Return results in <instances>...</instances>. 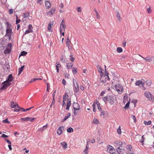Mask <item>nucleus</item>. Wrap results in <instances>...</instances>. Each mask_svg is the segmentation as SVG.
Listing matches in <instances>:
<instances>
[{"instance_id":"31","label":"nucleus","mask_w":154,"mask_h":154,"mask_svg":"<svg viewBox=\"0 0 154 154\" xmlns=\"http://www.w3.org/2000/svg\"><path fill=\"white\" fill-rule=\"evenodd\" d=\"M116 51L118 53H120L123 51V49L122 48L119 47L117 48Z\"/></svg>"},{"instance_id":"53","label":"nucleus","mask_w":154,"mask_h":154,"mask_svg":"<svg viewBox=\"0 0 154 154\" xmlns=\"http://www.w3.org/2000/svg\"><path fill=\"white\" fill-rule=\"evenodd\" d=\"M97 104V108L98 110H99L100 111H103L102 109V108L100 106V104L98 103Z\"/></svg>"},{"instance_id":"5","label":"nucleus","mask_w":154,"mask_h":154,"mask_svg":"<svg viewBox=\"0 0 154 154\" xmlns=\"http://www.w3.org/2000/svg\"><path fill=\"white\" fill-rule=\"evenodd\" d=\"M36 119V118H30L29 117H27L25 118H22L21 119V120L24 121H30L31 122H33Z\"/></svg>"},{"instance_id":"10","label":"nucleus","mask_w":154,"mask_h":154,"mask_svg":"<svg viewBox=\"0 0 154 154\" xmlns=\"http://www.w3.org/2000/svg\"><path fill=\"white\" fill-rule=\"evenodd\" d=\"M14 78L13 77L12 75L11 74L9 75L8 77L7 78L6 81L7 82H11L13 81Z\"/></svg>"},{"instance_id":"40","label":"nucleus","mask_w":154,"mask_h":154,"mask_svg":"<svg viewBox=\"0 0 154 154\" xmlns=\"http://www.w3.org/2000/svg\"><path fill=\"white\" fill-rule=\"evenodd\" d=\"M116 16V17L117 18V19L119 20H120L122 18H121V17L120 16V15L119 14V12H117Z\"/></svg>"},{"instance_id":"44","label":"nucleus","mask_w":154,"mask_h":154,"mask_svg":"<svg viewBox=\"0 0 154 154\" xmlns=\"http://www.w3.org/2000/svg\"><path fill=\"white\" fill-rule=\"evenodd\" d=\"M150 97H150L149 98L148 100L152 102H154V97L153 95H152Z\"/></svg>"},{"instance_id":"64","label":"nucleus","mask_w":154,"mask_h":154,"mask_svg":"<svg viewBox=\"0 0 154 154\" xmlns=\"http://www.w3.org/2000/svg\"><path fill=\"white\" fill-rule=\"evenodd\" d=\"M77 10L78 12H81L82 11V8L80 7H78L77 8Z\"/></svg>"},{"instance_id":"61","label":"nucleus","mask_w":154,"mask_h":154,"mask_svg":"<svg viewBox=\"0 0 154 154\" xmlns=\"http://www.w3.org/2000/svg\"><path fill=\"white\" fill-rule=\"evenodd\" d=\"M71 104L67 103L66 106V109L67 110H69V107H70Z\"/></svg>"},{"instance_id":"2","label":"nucleus","mask_w":154,"mask_h":154,"mask_svg":"<svg viewBox=\"0 0 154 154\" xmlns=\"http://www.w3.org/2000/svg\"><path fill=\"white\" fill-rule=\"evenodd\" d=\"M114 87L119 94H122L123 89L122 85L119 84H116Z\"/></svg>"},{"instance_id":"34","label":"nucleus","mask_w":154,"mask_h":154,"mask_svg":"<svg viewBox=\"0 0 154 154\" xmlns=\"http://www.w3.org/2000/svg\"><path fill=\"white\" fill-rule=\"evenodd\" d=\"M72 72L73 74H75L77 72V68L76 67H74L72 69Z\"/></svg>"},{"instance_id":"57","label":"nucleus","mask_w":154,"mask_h":154,"mask_svg":"<svg viewBox=\"0 0 154 154\" xmlns=\"http://www.w3.org/2000/svg\"><path fill=\"white\" fill-rule=\"evenodd\" d=\"M9 136L8 135H7L5 134H2V135L1 136V137H4L6 138H8Z\"/></svg>"},{"instance_id":"3","label":"nucleus","mask_w":154,"mask_h":154,"mask_svg":"<svg viewBox=\"0 0 154 154\" xmlns=\"http://www.w3.org/2000/svg\"><path fill=\"white\" fill-rule=\"evenodd\" d=\"M107 151H109V153L111 154H116L115 153V149L110 145H108L107 146Z\"/></svg>"},{"instance_id":"4","label":"nucleus","mask_w":154,"mask_h":154,"mask_svg":"<svg viewBox=\"0 0 154 154\" xmlns=\"http://www.w3.org/2000/svg\"><path fill=\"white\" fill-rule=\"evenodd\" d=\"M73 87L74 88V92L76 93H78L79 90V85L77 83V82H76V85H75V82L74 80L75 79L73 78Z\"/></svg>"},{"instance_id":"12","label":"nucleus","mask_w":154,"mask_h":154,"mask_svg":"<svg viewBox=\"0 0 154 154\" xmlns=\"http://www.w3.org/2000/svg\"><path fill=\"white\" fill-rule=\"evenodd\" d=\"M45 5L46 8L47 9L49 8L51 6V4L49 1H46L45 2Z\"/></svg>"},{"instance_id":"30","label":"nucleus","mask_w":154,"mask_h":154,"mask_svg":"<svg viewBox=\"0 0 154 154\" xmlns=\"http://www.w3.org/2000/svg\"><path fill=\"white\" fill-rule=\"evenodd\" d=\"M27 52L25 51H22L20 54H19V57H20L21 56H24L26 55L27 54Z\"/></svg>"},{"instance_id":"20","label":"nucleus","mask_w":154,"mask_h":154,"mask_svg":"<svg viewBox=\"0 0 154 154\" xmlns=\"http://www.w3.org/2000/svg\"><path fill=\"white\" fill-rule=\"evenodd\" d=\"M48 124H46L45 125L43 126L42 127L40 128L39 129V131H40L42 132L45 130L48 127Z\"/></svg>"},{"instance_id":"39","label":"nucleus","mask_w":154,"mask_h":154,"mask_svg":"<svg viewBox=\"0 0 154 154\" xmlns=\"http://www.w3.org/2000/svg\"><path fill=\"white\" fill-rule=\"evenodd\" d=\"M104 77H108V79H109V72L107 70H105V72L104 75Z\"/></svg>"},{"instance_id":"42","label":"nucleus","mask_w":154,"mask_h":154,"mask_svg":"<svg viewBox=\"0 0 154 154\" xmlns=\"http://www.w3.org/2000/svg\"><path fill=\"white\" fill-rule=\"evenodd\" d=\"M151 121L150 120L148 122L146 121H144V123L145 125H149L151 124Z\"/></svg>"},{"instance_id":"62","label":"nucleus","mask_w":154,"mask_h":154,"mask_svg":"<svg viewBox=\"0 0 154 154\" xmlns=\"http://www.w3.org/2000/svg\"><path fill=\"white\" fill-rule=\"evenodd\" d=\"M11 82H7L6 83H5L7 87H8L10 85H11Z\"/></svg>"},{"instance_id":"41","label":"nucleus","mask_w":154,"mask_h":154,"mask_svg":"<svg viewBox=\"0 0 154 154\" xmlns=\"http://www.w3.org/2000/svg\"><path fill=\"white\" fill-rule=\"evenodd\" d=\"M30 14V12H28L26 14L25 13H24L23 15V17L24 18H26L27 17L29 16V14Z\"/></svg>"},{"instance_id":"25","label":"nucleus","mask_w":154,"mask_h":154,"mask_svg":"<svg viewBox=\"0 0 154 154\" xmlns=\"http://www.w3.org/2000/svg\"><path fill=\"white\" fill-rule=\"evenodd\" d=\"M61 145L63 147L64 149H66L67 148V144L66 142H61Z\"/></svg>"},{"instance_id":"35","label":"nucleus","mask_w":154,"mask_h":154,"mask_svg":"<svg viewBox=\"0 0 154 154\" xmlns=\"http://www.w3.org/2000/svg\"><path fill=\"white\" fill-rule=\"evenodd\" d=\"M8 87L5 83L0 88V89H1V90H5Z\"/></svg>"},{"instance_id":"60","label":"nucleus","mask_w":154,"mask_h":154,"mask_svg":"<svg viewBox=\"0 0 154 154\" xmlns=\"http://www.w3.org/2000/svg\"><path fill=\"white\" fill-rule=\"evenodd\" d=\"M131 150H128L127 152L126 153L127 154H134V152L133 151H131Z\"/></svg>"},{"instance_id":"63","label":"nucleus","mask_w":154,"mask_h":154,"mask_svg":"<svg viewBox=\"0 0 154 154\" xmlns=\"http://www.w3.org/2000/svg\"><path fill=\"white\" fill-rule=\"evenodd\" d=\"M5 141L6 142L9 144H11V142H10L8 139L5 138Z\"/></svg>"},{"instance_id":"49","label":"nucleus","mask_w":154,"mask_h":154,"mask_svg":"<svg viewBox=\"0 0 154 154\" xmlns=\"http://www.w3.org/2000/svg\"><path fill=\"white\" fill-rule=\"evenodd\" d=\"M33 31L32 30H26L24 32L25 34H26L28 33H29L30 32H32Z\"/></svg>"},{"instance_id":"9","label":"nucleus","mask_w":154,"mask_h":154,"mask_svg":"<svg viewBox=\"0 0 154 154\" xmlns=\"http://www.w3.org/2000/svg\"><path fill=\"white\" fill-rule=\"evenodd\" d=\"M114 143L115 147L117 148L118 146L123 145V143L122 141H116L114 142Z\"/></svg>"},{"instance_id":"45","label":"nucleus","mask_w":154,"mask_h":154,"mask_svg":"<svg viewBox=\"0 0 154 154\" xmlns=\"http://www.w3.org/2000/svg\"><path fill=\"white\" fill-rule=\"evenodd\" d=\"M12 44L11 43H9L8 44L7 46V48H9L11 49H12Z\"/></svg>"},{"instance_id":"27","label":"nucleus","mask_w":154,"mask_h":154,"mask_svg":"<svg viewBox=\"0 0 154 154\" xmlns=\"http://www.w3.org/2000/svg\"><path fill=\"white\" fill-rule=\"evenodd\" d=\"M130 99L129 98V100L127 102V103L125 105V106H124V108L125 109H127L128 108L129 106V104L130 103Z\"/></svg>"},{"instance_id":"7","label":"nucleus","mask_w":154,"mask_h":154,"mask_svg":"<svg viewBox=\"0 0 154 154\" xmlns=\"http://www.w3.org/2000/svg\"><path fill=\"white\" fill-rule=\"evenodd\" d=\"M70 43L71 42L69 39V37L68 36L67 38L66 45V46L68 47V49L70 50H71L72 49V47L71 45H70Z\"/></svg>"},{"instance_id":"13","label":"nucleus","mask_w":154,"mask_h":154,"mask_svg":"<svg viewBox=\"0 0 154 154\" xmlns=\"http://www.w3.org/2000/svg\"><path fill=\"white\" fill-rule=\"evenodd\" d=\"M13 33L12 32V30L11 28H9V29H6V33L5 35V37L7 36V35H8V33Z\"/></svg>"},{"instance_id":"38","label":"nucleus","mask_w":154,"mask_h":154,"mask_svg":"<svg viewBox=\"0 0 154 154\" xmlns=\"http://www.w3.org/2000/svg\"><path fill=\"white\" fill-rule=\"evenodd\" d=\"M16 24H17L20 23L21 20L18 18V16L17 15H16Z\"/></svg>"},{"instance_id":"47","label":"nucleus","mask_w":154,"mask_h":154,"mask_svg":"<svg viewBox=\"0 0 154 154\" xmlns=\"http://www.w3.org/2000/svg\"><path fill=\"white\" fill-rule=\"evenodd\" d=\"M117 133L119 134H120L122 132L121 131L120 126H119L118 128L117 129Z\"/></svg>"},{"instance_id":"59","label":"nucleus","mask_w":154,"mask_h":154,"mask_svg":"<svg viewBox=\"0 0 154 154\" xmlns=\"http://www.w3.org/2000/svg\"><path fill=\"white\" fill-rule=\"evenodd\" d=\"M137 100L134 99L132 100L131 101L132 103H133L134 104V106L136 105V103L137 102Z\"/></svg>"},{"instance_id":"32","label":"nucleus","mask_w":154,"mask_h":154,"mask_svg":"<svg viewBox=\"0 0 154 154\" xmlns=\"http://www.w3.org/2000/svg\"><path fill=\"white\" fill-rule=\"evenodd\" d=\"M69 97V96L68 95V94L67 93H66L65 94V95L63 96V100H66V99H67V98Z\"/></svg>"},{"instance_id":"50","label":"nucleus","mask_w":154,"mask_h":154,"mask_svg":"<svg viewBox=\"0 0 154 154\" xmlns=\"http://www.w3.org/2000/svg\"><path fill=\"white\" fill-rule=\"evenodd\" d=\"M2 122L8 124H9L10 123V122L8 121V119H5L3 120L2 121Z\"/></svg>"},{"instance_id":"1","label":"nucleus","mask_w":154,"mask_h":154,"mask_svg":"<svg viewBox=\"0 0 154 154\" xmlns=\"http://www.w3.org/2000/svg\"><path fill=\"white\" fill-rule=\"evenodd\" d=\"M116 96L113 94L108 95V101L111 105L114 104L116 102Z\"/></svg>"},{"instance_id":"15","label":"nucleus","mask_w":154,"mask_h":154,"mask_svg":"<svg viewBox=\"0 0 154 154\" xmlns=\"http://www.w3.org/2000/svg\"><path fill=\"white\" fill-rule=\"evenodd\" d=\"M73 107L74 109V107L76 108V109H79V110L80 109V107L79 105L77 103L74 102L73 104Z\"/></svg>"},{"instance_id":"46","label":"nucleus","mask_w":154,"mask_h":154,"mask_svg":"<svg viewBox=\"0 0 154 154\" xmlns=\"http://www.w3.org/2000/svg\"><path fill=\"white\" fill-rule=\"evenodd\" d=\"M142 83V82L141 81H140V80H139L136 82L135 85H136L139 86L141 84V83Z\"/></svg>"},{"instance_id":"14","label":"nucleus","mask_w":154,"mask_h":154,"mask_svg":"<svg viewBox=\"0 0 154 154\" xmlns=\"http://www.w3.org/2000/svg\"><path fill=\"white\" fill-rule=\"evenodd\" d=\"M55 11V8L54 7H53L50 11L47 13V14L48 15H51L53 14V13Z\"/></svg>"},{"instance_id":"19","label":"nucleus","mask_w":154,"mask_h":154,"mask_svg":"<svg viewBox=\"0 0 154 154\" xmlns=\"http://www.w3.org/2000/svg\"><path fill=\"white\" fill-rule=\"evenodd\" d=\"M144 95L146 97L149 99L150 97L149 96H151L152 94L151 93L148 91H146L144 93Z\"/></svg>"},{"instance_id":"48","label":"nucleus","mask_w":154,"mask_h":154,"mask_svg":"<svg viewBox=\"0 0 154 154\" xmlns=\"http://www.w3.org/2000/svg\"><path fill=\"white\" fill-rule=\"evenodd\" d=\"M93 122L94 123L96 124H97L100 123L99 121L96 119H94L93 120Z\"/></svg>"},{"instance_id":"28","label":"nucleus","mask_w":154,"mask_h":154,"mask_svg":"<svg viewBox=\"0 0 154 154\" xmlns=\"http://www.w3.org/2000/svg\"><path fill=\"white\" fill-rule=\"evenodd\" d=\"M109 80V79H108V77H105L103 79H102L101 81V82L104 83H105L107 82V80Z\"/></svg>"},{"instance_id":"23","label":"nucleus","mask_w":154,"mask_h":154,"mask_svg":"<svg viewBox=\"0 0 154 154\" xmlns=\"http://www.w3.org/2000/svg\"><path fill=\"white\" fill-rule=\"evenodd\" d=\"M97 69L98 72H103V70L102 68L99 65H97Z\"/></svg>"},{"instance_id":"17","label":"nucleus","mask_w":154,"mask_h":154,"mask_svg":"<svg viewBox=\"0 0 154 154\" xmlns=\"http://www.w3.org/2000/svg\"><path fill=\"white\" fill-rule=\"evenodd\" d=\"M25 66L23 65V66H22L19 68L18 69V75H19L21 74L22 72L23 71Z\"/></svg>"},{"instance_id":"37","label":"nucleus","mask_w":154,"mask_h":154,"mask_svg":"<svg viewBox=\"0 0 154 154\" xmlns=\"http://www.w3.org/2000/svg\"><path fill=\"white\" fill-rule=\"evenodd\" d=\"M145 140V138L144 137V135H143L142 136L141 139L140 141V142L143 145V143L144 141Z\"/></svg>"},{"instance_id":"24","label":"nucleus","mask_w":154,"mask_h":154,"mask_svg":"<svg viewBox=\"0 0 154 154\" xmlns=\"http://www.w3.org/2000/svg\"><path fill=\"white\" fill-rule=\"evenodd\" d=\"M5 25L6 27V29H9V28H11L12 26V25L8 22H6L5 23Z\"/></svg>"},{"instance_id":"22","label":"nucleus","mask_w":154,"mask_h":154,"mask_svg":"<svg viewBox=\"0 0 154 154\" xmlns=\"http://www.w3.org/2000/svg\"><path fill=\"white\" fill-rule=\"evenodd\" d=\"M17 104L16 102L12 101L11 102V105H10L11 108H14L16 107V105Z\"/></svg>"},{"instance_id":"55","label":"nucleus","mask_w":154,"mask_h":154,"mask_svg":"<svg viewBox=\"0 0 154 154\" xmlns=\"http://www.w3.org/2000/svg\"><path fill=\"white\" fill-rule=\"evenodd\" d=\"M51 23H49L48 24V29L50 31L51 29Z\"/></svg>"},{"instance_id":"56","label":"nucleus","mask_w":154,"mask_h":154,"mask_svg":"<svg viewBox=\"0 0 154 154\" xmlns=\"http://www.w3.org/2000/svg\"><path fill=\"white\" fill-rule=\"evenodd\" d=\"M60 35L64 36V32H62V30L61 28H60Z\"/></svg>"},{"instance_id":"8","label":"nucleus","mask_w":154,"mask_h":154,"mask_svg":"<svg viewBox=\"0 0 154 154\" xmlns=\"http://www.w3.org/2000/svg\"><path fill=\"white\" fill-rule=\"evenodd\" d=\"M116 151L118 154H124L125 151V150L124 149H120L119 147H117L116 149Z\"/></svg>"},{"instance_id":"58","label":"nucleus","mask_w":154,"mask_h":154,"mask_svg":"<svg viewBox=\"0 0 154 154\" xmlns=\"http://www.w3.org/2000/svg\"><path fill=\"white\" fill-rule=\"evenodd\" d=\"M74 114L75 115H76L77 114V113L76 112V110H79V109H76V108H75V107H74Z\"/></svg>"},{"instance_id":"11","label":"nucleus","mask_w":154,"mask_h":154,"mask_svg":"<svg viewBox=\"0 0 154 154\" xmlns=\"http://www.w3.org/2000/svg\"><path fill=\"white\" fill-rule=\"evenodd\" d=\"M64 128V127H63V126H60L59 127V128L57 129V134H58L59 135H60L62 132V128H63V130Z\"/></svg>"},{"instance_id":"52","label":"nucleus","mask_w":154,"mask_h":154,"mask_svg":"<svg viewBox=\"0 0 154 154\" xmlns=\"http://www.w3.org/2000/svg\"><path fill=\"white\" fill-rule=\"evenodd\" d=\"M70 58L69 59L72 62H73L75 60V58L74 57H72V55H70Z\"/></svg>"},{"instance_id":"51","label":"nucleus","mask_w":154,"mask_h":154,"mask_svg":"<svg viewBox=\"0 0 154 154\" xmlns=\"http://www.w3.org/2000/svg\"><path fill=\"white\" fill-rule=\"evenodd\" d=\"M126 148L128 149V150H131V149H132V147L131 145H127Z\"/></svg>"},{"instance_id":"36","label":"nucleus","mask_w":154,"mask_h":154,"mask_svg":"<svg viewBox=\"0 0 154 154\" xmlns=\"http://www.w3.org/2000/svg\"><path fill=\"white\" fill-rule=\"evenodd\" d=\"M94 11L95 13L97 18L98 19H100V16L98 12V11L96 10V9H95L94 10Z\"/></svg>"},{"instance_id":"29","label":"nucleus","mask_w":154,"mask_h":154,"mask_svg":"<svg viewBox=\"0 0 154 154\" xmlns=\"http://www.w3.org/2000/svg\"><path fill=\"white\" fill-rule=\"evenodd\" d=\"M87 145L86 146L85 149L84 151L83 152L85 154H88V142H87Z\"/></svg>"},{"instance_id":"21","label":"nucleus","mask_w":154,"mask_h":154,"mask_svg":"<svg viewBox=\"0 0 154 154\" xmlns=\"http://www.w3.org/2000/svg\"><path fill=\"white\" fill-rule=\"evenodd\" d=\"M66 68L68 69L71 68L73 65V64L71 63H66Z\"/></svg>"},{"instance_id":"18","label":"nucleus","mask_w":154,"mask_h":154,"mask_svg":"<svg viewBox=\"0 0 154 154\" xmlns=\"http://www.w3.org/2000/svg\"><path fill=\"white\" fill-rule=\"evenodd\" d=\"M11 51V49L8 48H6L4 51L5 54H8L10 53Z\"/></svg>"},{"instance_id":"43","label":"nucleus","mask_w":154,"mask_h":154,"mask_svg":"<svg viewBox=\"0 0 154 154\" xmlns=\"http://www.w3.org/2000/svg\"><path fill=\"white\" fill-rule=\"evenodd\" d=\"M102 99L105 103L106 102V101H108V95L106 97H103L102 98Z\"/></svg>"},{"instance_id":"26","label":"nucleus","mask_w":154,"mask_h":154,"mask_svg":"<svg viewBox=\"0 0 154 154\" xmlns=\"http://www.w3.org/2000/svg\"><path fill=\"white\" fill-rule=\"evenodd\" d=\"M146 84V85H147L148 86H150L152 83V81L151 80L149 79H148L145 82Z\"/></svg>"},{"instance_id":"54","label":"nucleus","mask_w":154,"mask_h":154,"mask_svg":"<svg viewBox=\"0 0 154 154\" xmlns=\"http://www.w3.org/2000/svg\"><path fill=\"white\" fill-rule=\"evenodd\" d=\"M33 28V27L32 25V24H30L28 26V30H32V28Z\"/></svg>"},{"instance_id":"33","label":"nucleus","mask_w":154,"mask_h":154,"mask_svg":"<svg viewBox=\"0 0 154 154\" xmlns=\"http://www.w3.org/2000/svg\"><path fill=\"white\" fill-rule=\"evenodd\" d=\"M73 131V129L71 127H69L67 129V131L68 133H71Z\"/></svg>"},{"instance_id":"16","label":"nucleus","mask_w":154,"mask_h":154,"mask_svg":"<svg viewBox=\"0 0 154 154\" xmlns=\"http://www.w3.org/2000/svg\"><path fill=\"white\" fill-rule=\"evenodd\" d=\"M143 59H145V61H148V62H151V61L153 59H154V58H153V57H147L146 58H143Z\"/></svg>"},{"instance_id":"6","label":"nucleus","mask_w":154,"mask_h":154,"mask_svg":"<svg viewBox=\"0 0 154 154\" xmlns=\"http://www.w3.org/2000/svg\"><path fill=\"white\" fill-rule=\"evenodd\" d=\"M1 42H0V45H5L7 43V39L5 38L4 37L0 39Z\"/></svg>"}]
</instances>
